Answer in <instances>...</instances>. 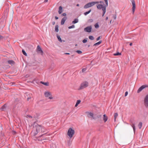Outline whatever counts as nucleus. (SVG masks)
Listing matches in <instances>:
<instances>
[{"label": "nucleus", "mask_w": 148, "mask_h": 148, "mask_svg": "<svg viewBox=\"0 0 148 148\" xmlns=\"http://www.w3.org/2000/svg\"><path fill=\"white\" fill-rule=\"evenodd\" d=\"M107 7V6H106L105 5H103L102 4H99L97 5V7L98 9L101 10L102 9L103 10L102 16H104L106 13V7Z\"/></svg>", "instance_id": "1"}, {"label": "nucleus", "mask_w": 148, "mask_h": 148, "mask_svg": "<svg viewBox=\"0 0 148 148\" xmlns=\"http://www.w3.org/2000/svg\"><path fill=\"white\" fill-rule=\"evenodd\" d=\"M98 3L97 2H95L94 1H92L90 2H89L87 4H86L84 6V8L85 9H86L88 8H89L90 7L94 5L95 4L97 3Z\"/></svg>", "instance_id": "2"}, {"label": "nucleus", "mask_w": 148, "mask_h": 148, "mask_svg": "<svg viewBox=\"0 0 148 148\" xmlns=\"http://www.w3.org/2000/svg\"><path fill=\"white\" fill-rule=\"evenodd\" d=\"M88 85V83L86 81H85L82 83L79 86V90L82 89L87 87Z\"/></svg>", "instance_id": "3"}, {"label": "nucleus", "mask_w": 148, "mask_h": 148, "mask_svg": "<svg viewBox=\"0 0 148 148\" xmlns=\"http://www.w3.org/2000/svg\"><path fill=\"white\" fill-rule=\"evenodd\" d=\"M75 131L71 128H70L68 130L67 134L70 138H71L74 134Z\"/></svg>", "instance_id": "4"}, {"label": "nucleus", "mask_w": 148, "mask_h": 148, "mask_svg": "<svg viewBox=\"0 0 148 148\" xmlns=\"http://www.w3.org/2000/svg\"><path fill=\"white\" fill-rule=\"evenodd\" d=\"M40 129H41V133H43L45 132V129L44 127L38 124V133L40 132Z\"/></svg>", "instance_id": "5"}, {"label": "nucleus", "mask_w": 148, "mask_h": 148, "mask_svg": "<svg viewBox=\"0 0 148 148\" xmlns=\"http://www.w3.org/2000/svg\"><path fill=\"white\" fill-rule=\"evenodd\" d=\"M130 122L131 123V125L133 127L134 132H135L136 129L135 127V122L134 120L133 119H131L130 120Z\"/></svg>", "instance_id": "6"}, {"label": "nucleus", "mask_w": 148, "mask_h": 148, "mask_svg": "<svg viewBox=\"0 0 148 148\" xmlns=\"http://www.w3.org/2000/svg\"><path fill=\"white\" fill-rule=\"evenodd\" d=\"M44 52L39 45H38V54H39L43 56L44 54Z\"/></svg>", "instance_id": "7"}, {"label": "nucleus", "mask_w": 148, "mask_h": 148, "mask_svg": "<svg viewBox=\"0 0 148 148\" xmlns=\"http://www.w3.org/2000/svg\"><path fill=\"white\" fill-rule=\"evenodd\" d=\"M144 104L145 107H148V94L144 98Z\"/></svg>", "instance_id": "8"}, {"label": "nucleus", "mask_w": 148, "mask_h": 148, "mask_svg": "<svg viewBox=\"0 0 148 148\" xmlns=\"http://www.w3.org/2000/svg\"><path fill=\"white\" fill-rule=\"evenodd\" d=\"M148 87V85H144L140 87L138 89L137 92L138 93H139L141 92L143 89L144 88Z\"/></svg>", "instance_id": "9"}, {"label": "nucleus", "mask_w": 148, "mask_h": 148, "mask_svg": "<svg viewBox=\"0 0 148 148\" xmlns=\"http://www.w3.org/2000/svg\"><path fill=\"white\" fill-rule=\"evenodd\" d=\"M132 3L133 5L132 8V14H133L134 13L135 10L136 8V4L135 1L134 0H132Z\"/></svg>", "instance_id": "10"}, {"label": "nucleus", "mask_w": 148, "mask_h": 148, "mask_svg": "<svg viewBox=\"0 0 148 148\" xmlns=\"http://www.w3.org/2000/svg\"><path fill=\"white\" fill-rule=\"evenodd\" d=\"M92 28L91 25L87 27L84 28V30L88 32H90L91 31Z\"/></svg>", "instance_id": "11"}, {"label": "nucleus", "mask_w": 148, "mask_h": 148, "mask_svg": "<svg viewBox=\"0 0 148 148\" xmlns=\"http://www.w3.org/2000/svg\"><path fill=\"white\" fill-rule=\"evenodd\" d=\"M67 18V17H64L62 19L61 22V25H63L64 24L65 21Z\"/></svg>", "instance_id": "12"}, {"label": "nucleus", "mask_w": 148, "mask_h": 148, "mask_svg": "<svg viewBox=\"0 0 148 148\" xmlns=\"http://www.w3.org/2000/svg\"><path fill=\"white\" fill-rule=\"evenodd\" d=\"M88 116L89 117H91L93 119H95L96 118L93 117L94 114L91 112H88Z\"/></svg>", "instance_id": "13"}, {"label": "nucleus", "mask_w": 148, "mask_h": 148, "mask_svg": "<svg viewBox=\"0 0 148 148\" xmlns=\"http://www.w3.org/2000/svg\"><path fill=\"white\" fill-rule=\"evenodd\" d=\"M45 97H48L49 96L51 95V93L48 91L45 92Z\"/></svg>", "instance_id": "14"}, {"label": "nucleus", "mask_w": 148, "mask_h": 148, "mask_svg": "<svg viewBox=\"0 0 148 148\" xmlns=\"http://www.w3.org/2000/svg\"><path fill=\"white\" fill-rule=\"evenodd\" d=\"M37 133H34L33 136H32L33 139L35 141H36L37 140V137L36 136Z\"/></svg>", "instance_id": "15"}, {"label": "nucleus", "mask_w": 148, "mask_h": 148, "mask_svg": "<svg viewBox=\"0 0 148 148\" xmlns=\"http://www.w3.org/2000/svg\"><path fill=\"white\" fill-rule=\"evenodd\" d=\"M108 120V117L105 114L103 115V120L104 122H106Z\"/></svg>", "instance_id": "16"}, {"label": "nucleus", "mask_w": 148, "mask_h": 148, "mask_svg": "<svg viewBox=\"0 0 148 148\" xmlns=\"http://www.w3.org/2000/svg\"><path fill=\"white\" fill-rule=\"evenodd\" d=\"M62 12V6H60L59 8L58 13L61 14Z\"/></svg>", "instance_id": "17"}, {"label": "nucleus", "mask_w": 148, "mask_h": 148, "mask_svg": "<svg viewBox=\"0 0 148 148\" xmlns=\"http://www.w3.org/2000/svg\"><path fill=\"white\" fill-rule=\"evenodd\" d=\"M7 106L6 104H5L4 105L2 106L1 108H0V109L2 111H4L5 109L6 108Z\"/></svg>", "instance_id": "18"}, {"label": "nucleus", "mask_w": 148, "mask_h": 148, "mask_svg": "<svg viewBox=\"0 0 148 148\" xmlns=\"http://www.w3.org/2000/svg\"><path fill=\"white\" fill-rule=\"evenodd\" d=\"M58 26V25H56L55 27V32H58L59 31Z\"/></svg>", "instance_id": "19"}, {"label": "nucleus", "mask_w": 148, "mask_h": 148, "mask_svg": "<svg viewBox=\"0 0 148 148\" xmlns=\"http://www.w3.org/2000/svg\"><path fill=\"white\" fill-rule=\"evenodd\" d=\"M40 83L46 86H48L49 85V83L48 82H43L41 81L40 82Z\"/></svg>", "instance_id": "20"}, {"label": "nucleus", "mask_w": 148, "mask_h": 148, "mask_svg": "<svg viewBox=\"0 0 148 148\" xmlns=\"http://www.w3.org/2000/svg\"><path fill=\"white\" fill-rule=\"evenodd\" d=\"M8 64H13L14 63V62L12 60H9L8 61Z\"/></svg>", "instance_id": "21"}, {"label": "nucleus", "mask_w": 148, "mask_h": 148, "mask_svg": "<svg viewBox=\"0 0 148 148\" xmlns=\"http://www.w3.org/2000/svg\"><path fill=\"white\" fill-rule=\"evenodd\" d=\"M102 42V41L101 40H100L98 42L95 44L93 45V46H96L97 45H98L100 44Z\"/></svg>", "instance_id": "22"}, {"label": "nucleus", "mask_w": 148, "mask_h": 148, "mask_svg": "<svg viewBox=\"0 0 148 148\" xmlns=\"http://www.w3.org/2000/svg\"><path fill=\"white\" fill-rule=\"evenodd\" d=\"M81 101L80 100H78L77 101V102L75 105V107H77L79 104L81 102Z\"/></svg>", "instance_id": "23"}, {"label": "nucleus", "mask_w": 148, "mask_h": 148, "mask_svg": "<svg viewBox=\"0 0 148 148\" xmlns=\"http://www.w3.org/2000/svg\"><path fill=\"white\" fill-rule=\"evenodd\" d=\"M78 22V20L77 18L75 19L72 22V23L73 24H75Z\"/></svg>", "instance_id": "24"}, {"label": "nucleus", "mask_w": 148, "mask_h": 148, "mask_svg": "<svg viewBox=\"0 0 148 148\" xmlns=\"http://www.w3.org/2000/svg\"><path fill=\"white\" fill-rule=\"evenodd\" d=\"M118 116V114L117 113H115L114 114V121H116V119Z\"/></svg>", "instance_id": "25"}, {"label": "nucleus", "mask_w": 148, "mask_h": 148, "mask_svg": "<svg viewBox=\"0 0 148 148\" xmlns=\"http://www.w3.org/2000/svg\"><path fill=\"white\" fill-rule=\"evenodd\" d=\"M57 38L58 39V40L60 42H62V40L61 38L60 37V36H59L58 35H57Z\"/></svg>", "instance_id": "26"}, {"label": "nucleus", "mask_w": 148, "mask_h": 148, "mask_svg": "<svg viewBox=\"0 0 148 148\" xmlns=\"http://www.w3.org/2000/svg\"><path fill=\"white\" fill-rule=\"evenodd\" d=\"M142 122H140L138 125V127H139V128L140 129L141 127H142Z\"/></svg>", "instance_id": "27"}, {"label": "nucleus", "mask_w": 148, "mask_h": 148, "mask_svg": "<svg viewBox=\"0 0 148 148\" xmlns=\"http://www.w3.org/2000/svg\"><path fill=\"white\" fill-rule=\"evenodd\" d=\"M91 11V10H90L84 13V14L85 16H86L88 14H89Z\"/></svg>", "instance_id": "28"}, {"label": "nucleus", "mask_w": 148, "mask_h": 148, "mask_svg": "<svg viewBox=\"0 0 148 148\" xmlns=\"http://www.w3.org/2000/svg\"><path fill=\"white\" fill-rule=\"evenodd\" d=\"M121 55V53H119V52H117L116 53L114 54V55L115 56H119V55Z\"/></svg>", "instance_id": "29"}, {"label": "nucleus", "mask_w": 148, "mask_h": 148, "mask_svg": "<svg viewBox=\"0 0 148 148\" xmlns=\"http://www.w3.org/2000/svg\"><path fill=\"white\" fill-rule=\"evenodd\" d=\"M89 38L90 40H93L94 39V38L92 36H89Z\"/></svg>", "instance_id": "30"}, {"label": "nucleus", "mask_w": 148, "mask_h": 148, "mask_svg": "<svg viewBox=\"0 0 148 148\" xmlns=\"http://www.w3.org/2000/svg\"><path fill=\"white\" fill-rule=\"evenodd\" d=\"M95 27L96 28H98L99 27V26L98 23H97L95 25Z\"/></svg>", "instance_id": "31"}, {"label": "nucleus", "mask_w": 148, "mask_h": 148, "mask_svg": "<svg viewBox=\"0 0 148 148\" xmlns=\"http://www.w3.org/2000/svg\"><path fill=\"white\" fill-rule=\"evenodd\" d=\"M88 39L87 38L84 39L82 40V42L83 43H86L87 42Z\"/></svg>", "instance_id": "32"}, {"label": "nucleus", "mask_w": 148, "mask_h": 148, "mask_svg": "<svg viewBox=\"0 0 148 148\" xmlns=\"http://www.w3.org/2000/svg\"><path fill=\"white\" fill-rule=\"evenodd\" d=\"M22 53H23L25 56H27V53H26V52H25V51H24V50L23 49L22 50Z\"/></svg>", "instance_id": "33"}, {"label": "nucleus", "mask_w": 148, "mask_h": 148, "mask_svg": "<svg viewBox=\"0 0 148 148\" xmlns=\"http://www.w3.org/2000/svg\"><path fill=\"white\" fill-rule=\"evenodd\" d=\"M36 123V121L34 123L33 125H34V126H35V128H36V132H37V127H36V125H35V124Z\"/></svg>", "instance_id": "34"}, {"label": "nucleus", "mask_w": 148, "mask_h": 148, "mask_svg": "<svg viewBox=\"0 0 148 148\" xmlns=\"http://www.w3.org/2000/svg\"><path fill=\"white\" fill-rule=\"evenodd\" d=\"M105 1V5L106 6H108V0H104Z\"/></svg>", "instance_id": "35"}, {"label": "nucleus", "mask_w": 148, "mask_h": 148, "mask_svg": "<svg viewBox=\"0 0 148 148\" xmlns=\"http://www.w3.org/2000/svg\"><path fill=\"white\" fill-rule=\"evenodd\" d=\"M75 27V25H72L69 26L68 27L69 29H71V28H74Z\"/></svg>", "instance_id": "36"}, {"label": "nucleus", "mask_w": 148, "mask_h": 148, "mask_svg": "<svg viewBox=\"0 0 148 148\" xmlns=\"http://www.w3.org/2000/svg\"><path fill=\"white\" fill-rule=\"evenodd\" d=\"M76 52L79 54H81L82 53V52L80 50H77L76 51Z\"/></svg>", "instance_id": "37"}, {"label": "nucleus", "mask_w": 148, "mask_h": 148, "mask_svg": "<svg viewBox=\"0 0 148 148\" xmlns=\"http://www.w3.org/2000/svg\"><path fill=\"white\" fill-rule=\"evenodd\" d=\"M93 21V20L92 19H89L88 21V22L89 23H91Z\"/></svg>", "instance_id": "38"}, {"label": "nucleus", "mask_w": 148, "mask_h": 148, "mask_svg": "<svg viewBox=\"0 0 148 148\" xmlns=\"http://www.w3.org/2000/svg\"><path fill=\"white\" fill-rule=\"evenodd\" d=\"M95 2H97L98 3H103V1H94Z\"/></svg>", "instance_id": "39"}, {"label": "nucleus", "mask_w": 148, "mask_h": 148, "mask_svg": "<svg viewBox=\"0 0 148 148\" xmlns=\"http://www.w3.org/2000/svg\"><path fill=\"white\" fill-rule=\"evenodd\" d=\"M113 18L114 20H115L116 19V15H114L113 16Z\"/></svg>", "instance_id": "40"}, {"label": "nucleus", "mask_w": 148, "mask_h": 148, "mask_svg": "<svg viewBox=\"0 0 148 148\" xmlns=\"http://www.w3.org/2000/svg\"><path fill=\"white\" fill-rule=\"evenodd\" d=\"M128 92H127V91L126 92H125V97L127 95H128Z\"/></svg>", "instance_id": "41"}, {"label": "nucleus", "mask_w": 148, "mask_h": 148, "mask_svg": "<svg viewBox=\"0 0 148 148\" xmlns=\"http://www.w3.org/2000/svg\"><path fill=\"white\" fill-rule=\"evenodd\" d=\"M86 68H84L82 69V72H84V71H85L86 70Z\"/></svg>", "instance_id": "42"}, {"label": "nucleus", "mask_w": 148, "mask_h": 148, "mask_svg": "<svg viewBox=\"0 0 148 148\" xmlns=\"http://www.w3.org/2000/svg\"><path fill=\"white\" fill-rule=\"evenodd\" d=\"M3 38V37L1 35H0V40L2 39Z\"/></svg>", "instance_id": "43"}, {"label": "nucleus", "mask_w": 148, "mask_h": 148, "mask_svg": "<svg viewBox=\"0 0 148 148\" xmlns=\"http://www.w3.org/2000/svg\"><path fill=\"white\" fill-rule=\"evenodd\" d=\"M101 38V36H99V37H98L96 39V40L97 41H98V40H100V38Z\"/></svg>", "instance_id": "44"}, {"label": "nucleus", "mask_w": 148, "mask_h": 148, "mask_svg": "<svg viewBox=\"0 0 148 148\" xmlns=\"http://www.w3.org/2000/svg\"><path fill=\"white\" fill-rule=\"evenodd\" d=\"M62 15L63 16H65V17H66V14L65 13H63V14H62Z\"/></svg>", "instance_id": "45"}, {"label": "nucleus", "mask_w": 148, "mask_h": 148, "mask_svg": "<svg viewBox=\"0 0 148 148\" xmlns=\"http://www.w3.org/2000/svg\"><path fill=\"white\" fill-rule=\"evenodd\" d=\"M55 18L56 20H57L58 19V18L57 16H56L55 17Z\"/></svg>", "instance_id": "46"}, {"label": "nucleus", "mask_w": 148, "mask_h": 148, "mask_svg": "<svg viewBox=\"0 0 148 148\" xmlns=\"http://www.w3.org/2000/svg\"><path fill=\"white\" fill-rule=\"evenodd\" d=\"M101 115H97V118H99L100 117H101Z\"/></svg>", "instance_id": "47"}, {"label": "nucleus", "mask_w": 148, "mask_h": 148, "mask_svg": "<svg viewBox=\"0 0 148 148\" xmlns=\"http://www.w3.org/2000/svg\"><path fill=\"white\" fill-rule=\"evenodd\" d=\"M31 98V97H28L27 99V101H29V99Z\"/></svg>", "instance_id": "48"}, {"label": "nucleus", "mask_w": 148, "mask_h": 148, "mask_svg": "<svg viewBox=\"0 0 148 148\" xmlns=\"http://www.w3.org/2000/svg\"><path fill=\"white\" fill-rule=\"evenodd\" d=\"M49 98L50 99H53V97H49Z\"/></svg>", "instance_id": "49"}, {"label": "nucleus", "mask_w": 148, "mask_h": 148, "mask_svg": "<svg viewBox=\"0 0 148 148\" xmlns=\"http://www.w3.org/2000/svg\"><path fill=\"white\" fill-rule=\"evenodd\" d=\"M55 22L54 21H53L52 22V24L53 25H54L55 24Z\"/></svg>", "instance_id": "50"}, {"label": "nucleus", "mask_w": 148, "mask_h": 148, "mask_svg": "<svg viewBox=\"0 0 148 148\" xmlns=\"http://www.w3.org/2000/svg\"><path fill=\"white\" fill-rule=\"evenodd\" d=\"M48 1V0H45L44 2L45 3H46V2H47Z\"/></svg>", "instance_id": "51"}, {"label": "nucleus", "mask_w": 148, "mask_h": 148, "mask_svg": "<svg viewBox=\"0 0 148 148\" xmlns=\"http://www.w3.org/2000/svg\"><path fill=\"white\" fill-rule=\"evenodd\" d=\"M65 54L66 55H69L70 54V53H65Z\"/></svg>", "instance_id": "52"}, {"label": "nucleus", "mask_w": 148, "mask_h": 148, "mask_svg": "<svg viewBox=\"0 0 148 148\" xmlns=\"http://www.w3.org/2000/svg\"><path fill=\"white\" fill-rule=\"evenodd\" d=\"M27 116H28L29 118H32V117L30 115H27Z\"/></svg>", "instance_id": "53"}, {"label": "nucleus", "mask_w": 148, "mask_h": 148, "mask_svg": "<svg viewBox=\"0 0 148 148\" xmlns=\"http://www.w3.org/2000/svg\"><path fill=\"white\" fill-rule=\"evenodd\" d=\"M108 19V17H106V20H107Z\"/></svg>", "instance_id": "54"}, {"label": "nucleus", "mask_w": 148, "mask_h": 148, "mask_svg": "<svg viewBox=\"0 0 148 148\" xmlns=\"http://www.w3.org/2000/svg\"><path fill=\"white\" fill-rule=\"evenodd\" d=\"M132 43H130V46H132Z\"/></svg>", "instance_id": "55"}, {"label": "nucleus", "mask_w": 148, "mask_h": 148, "mask_svg": "<svg viewBox=\"0 0 148 148\" xmlns=\"http://www.w3.org/2000/svg\"><path fill=\"white\" fill-rule=\"evenodd\" d=\"M76 6H79V4H77V5H76Z\"/></svg>", "instance_id": "56"}, {"label": "nucleus", "mask_w": 148, "mask_h": 148, "mask_svg": "<svg viewBox=\"0 0 148 148\" xmlns=\"http://www.w3.org/2000/svg\"><path fill=\"white\" fill-rule=\"evenodd\" d=\"M90 45H88V47H90Z\"/></svg>", "instance_id": "57"}, {"label": "nucleus", "mask_w": 148, "mask_h": 148, "mask_svg": "<svg viewBox=\"0 0 148 148\" xmlns=\"http://www.w3.org/2000/svg\"><path fill=\"white\" fill-rule=\"evenodd\" d=\"M40 132H41V129H40Z\"/></svg>", "instance_id": "58"}, {"label": "nucleus", "mask_w": 148, "mask_h": 148, "mask_svg": "<svg viewBox=\"0 0 148 148\" xmlns=\"http://www.w3.org/2000/svg\"><path fill=\"white\" fill-rule=\"evenodd\" d=\"M111 20L110 21V23L111 22Z\"/></svg>", "instance_id": "59"}]
</instances>
